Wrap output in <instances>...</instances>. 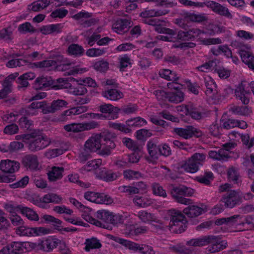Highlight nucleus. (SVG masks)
I'll use <instances>...</instances> for the list:
<instances>
[{"mask_svg": "<svg viewBox=\"0 0 254 254\" xmlns=\"http://www.w3.org/2000/svg\"><path fill=\"white\" fill-rule=\"evenodd\" d=\"M214 239L212 235L204 236L200 238L191 239L187 241L186 244L193 247H202L209 244L210 241Z\"/></svg>", "mask_w": 254, "mask_h": 254, "instance_id": "4be33fe9", "label": "nucleus"}, {"mask_svg": "<svg viewBox=\"0 0 254 254\" xmlns=\"http://www.w3.org/2000/svg\"><path fill=\"white\" fill-rule=\"evenodd\" d=\"M101 142V133L97 134L88 139L85 142L84 146L85 148L92 152L97 151L99 152L102 149Z\"/></svg>", "mask_w": 254, "mask_h": 254, "instance_id": "ddd939ff", "label": "nucleus"}, {"mask_svg": "<svg viewBox=\"0 0 254 254\" xmlns=\"http://www.w3.org/2000/svg\"><path fill=\"white\" fill-rule=\"evenodd\" d=\"M203 209L196 205H189L185 208L183 212L189 217H195L202 214Z\"/></svg>", "mask_w": 254, "mask_h": 254, "instance_id": "c85d7f7f", "label": "nucleus"}, {"mask_svg": "<svg viewBox=\"0 0 254 254\" xmlns=\"http://www.w3.org/2000/svg\"><path fill=\"white\" fill-rule=\"evenodd\" d=\"M152 134L149 130L141 129L136 132V138L139 140H143L147 137H150Z\"/></svg>", "mask_w": 254, "mask_h": 254, "instance_id": "e2e57ef3", "label": "nucleus"}, {"mask_svg": "<svg viewBox=\"0 0 254 254\" xmlns=\"http://www.w3.org/2000/svg\"><path fill=\"white\" fill-rule=\"evenodd\" d=\"M102 95L103 97L112 101H117L124 97L123 93L116 89H110L103 91Z\"/></svg>", "mask_w": 254, "mask_h": 254, "instance_id": "393cba45", "label": "nucleus"}, {"mask_svg": "<svg viewBox=\"0 0 254 254\" xmlns=\"http://www.w3.org/2000/svg\"><path fill=\"white\" fill-rule=\"evenodd\" d=\"M28 63L27 61L21 59H12L6 64V66L9 68H13L23 66Z\"/></svg>", "mask_w": 254, "mask_h": 254, "instance_id": "49530a36", "label": "nucleus"}, {"mask_svg": "<svg viewBox=\"0 0 254 254\" xmlns=\"http://www.w3.org/2000/svg\"><path fill=\"white\" fill-rule=\"evenodd\" d=\"M79 84L78 87L71 89V92L75 95H83L87 92L86 88L82 83L80 82Z\"/></svg>", "mask_w": 254, "mask_h": 254, "instance_id": "338daca9", "label": "nucleus"}, {"mask_svg": "<svg viewBox=\"0 0 254 254\" xmlns=\"http://www.w3.org/2000/svg\"><path fill=\"white\" fill-rule=\"evenodd\" d=\"M59 240L53 237H49L39 242L38 247L40 250L46 252H51L59 244Z\"/></svg>", "mask_w": 254, "mask_h": 254, "instance_id": "4468645a", "label": "nucleus"}, {"mask_svg": "<svg viewBox=\"0 0 254 254\" xmlns=\"http://www.w3.org/2000/svg\"><path fill=\"white\" fill-rule=\"evenodd\" d=\"M66 149L63 148H56L47 151L45 155L48 158H55L63 154Z\"/></svg>", "mask_w": 254, "mask_h": 254, "instance_id": "864d4df0", "label": "nucleus"}, {"mask_svg": "<svg viewBox=\"0 0 254 254\" xmlns=\"http://www.w3.org/2000/svg\"><path fill=\"white\" fill-rule=\"evenodd\" d=\"M29 180L28 176H25L17 182L10 185L9 186L12 189L24 188L28 184Z\"/></svg>", "mask_w": 254, "mask_h": 254, "instance_id": "5fc2aeb1", "label": "nucleus"}, {"mask_svg": "<svg viewBox=\"0 0 254 254\" xmlns=\"http://www.w3.org/2000/svg\"><path fill=\"white\" fill-rule=\"evenodd\" d=\"M208 155L211 158L219 161H226L230 157L229 155L225 152L224 149H221L218 151H210Z\"/></svg>", "mask_w": 254, "mask_h": 254, "instance_id": "2f4dec72", "label": "nucleus"}, {"mask_svg": "<svg viewBox=\"0 0 254 254\" xmlns=\"http://www.w3.org/2000/svg\"><path fill=\"white\" fill-rule=\"evenodd\" d=\"M245 87L246 85L242 83L236 89L235 93L238 99L241 100L244 105H247L250 102V99L248 95H250L251 92L250 90H247Z\"/></svg>", "mask_w": 254, "mask_h": 254, "instance_id": "6ab92c4d", "label": "nucleus"}, {"mask_svg": "<svg viewBox=\"0 0 254 254\" xmlns=\"http://www.w3.org/2000/svg\"><path fill=\"white\" fill-rule=\"evenodd\" d=\"M43 219L45 221L49 223H52L53 225L56 227V229L59 231H62L61 228V225L62 223V221L59 219L56 218L54 217L49 215H44L43 217Z\"/></svg>", "mask_w": 254, "mask_h": 254, "instance_id": "37998d69", "label": "nucleus"}, {"mask_svg": "<svg viewBox=\"0 0 254 254\" xmlns=\"http://www.w3.org/2000/svg\"><path fill=\"white\" fill-rule=\"evenodd\" d=\"M64 168L62 167L54 166L47 173L48 178L50 182H56L63 177Z\"/></svg>", "mask_w": 254, "mask_h": 254, "instance_id": "5701e85b", "label": "nucleus"}, {"mask_svg": "<svg viewBox=\"0 0 254 254\" xmlns=\"http://www.w3.org/2000/svg\"><path fill=\"white\" fill-rule=\"evenodd\" d=\"M130 21L126 19H119L113 24V27L118 33L126 32L130 27Z\"/></svg>", "mask_w": 254, "mask_h": 254, "instance_id": "b1692460", "label": "nucleus"}, {"mask_svg": "<svg viewBox=\"0 0 254 254\" xmlns=\"http://www.w3.org/2000/svg\"><path fill=\"white\" fill-rule=\"evenodd\" d=\"M111 213L105 210H100L97 212L96 217L97 218L102 220L101 222L89 215H82L83 218L87 222L97 227L108 229V224L111 221Z\"/></svg>", "mask_w": 254, "mask_h": 254, "instance_id": "39448f33", "label": "nucleus"}, {"mask_svg": "<svg viewBox=\"0 0 254 254\" xmlns=\"http://www.w3.org/2000/svg\"><path fill=\"white\" fill-rule=\"evenodd\" d=\"M116 138V135L114 133L111 132L101 133L102 149L98 153L102 156H109L111 154L112 150L116 146L115 142Z\"/></svg>", "mask_w": 254, "mask_h": 254, "instance_id": "20e7f679", "label": "nucleus"}, {"mask_svg": "<svg viewBox=\"0 0 254 254\" xmlns=\"http://www.w3.org/2000/svg\"><path fill=\"white\" fill-rule=\"evenodd\" d=\"M185 112L186 115L190 116L195 120H200L205 115L202 108L197 107L191 103H189L185 106Z\"/></svg>", "mask_w": 254, "mask_h": 254, "instance_id": "f8f14e48", "label": "nucleus"}, {"mask_svg": "<svg viewBox=\"0 0 254 254\" xmlns=\"http://www.w3.org/2000/svg\"><path fill=\"white\" fill-rule=\"evenodd\" d=\"M68 13V10L64 8H58L53 11L51 14V16L53 18L59 17L63 18Z\"/></svg>", "mask_w": 254, "mask_h": 254, "instance_id": "13d9d810", "label": "nucleus"}, {"mask_svg": "<svg viewBox=\"0 0 254 254\" xmlns=\"http://www.w3.org/2000/svg\"><path fill=\"white\" fill-rule=\"evenodd\" d=\"M205 158V154L195 153L188 160L185 164L182 165V167L188 172L195 173L198 171L199 166L202 165Z\"/></svg>", "mask_w": 254, "mask_h": 254, "instance_id": "423d86ee", "label": "nucleus"}, {"mask_svg": "<svg viewBox=\"0 0 254 254\" xmlns=\"http://www.w3.org/2000/svg\"><path fill=\"white\" fill-rule=\"evenodd\" d=\"M22 164L27 169L36 170L38 166L37 156L33 154L27 155L23 158Z\"/></svg>", "mask_w": 254, "mask_h": 254, "instance_id": "412c9836", "label": "nucleus"}, {"mask_svg": "<svg viewBox=\"0 0 254 254\" xmlns=\"http://www.w3.org/2000/svg\"><path fill=\"white\" fill-rule=\"evenodd\" d=\"M214 239L210 241L209 244H211L207 249L206 251L208 253H215L223 250L226 247L227 243L224 241H221L218 237L212 236Z\"/></svg>", "mask_w": 254, "mask_h": 254, "instance_id": "f3484780", "label": "nucleus"}, {"mask_svg": "<svg viewBox=\"0 0 254 254\" xmlns=\"http://www.w3.org/2000/svg\"><path fill=\"white\" fill-rule=\"evenodd\" d=\"M122 141L128 148L136 151L139 150V148L136 144L132 139L129 138L125 137L123 138Z\"/></svg>", "mask_w": 254, "mask_h": 254, "instance_id": "bf43d9fd", "label": "nucleus"}, {"mask_svg": "<svg viewBox=\"0 0 254 254\" xmlns=\"http://www.w3.org/2000/svg\"><path fill=\"white\" fill-rule=\"evenodd\" d=\"M241 56L243 62L248 65L250 68L254 70V57L245 51L242 52Z\"/></svg>", "mask_w": 254, "mask_h": 254, "instance_id": "c9c22d12", "label": "nucleus"}, {"mask_svg": "<svg viewBox=\"0 0 254 254\" xmlns=\"http://www.w3.org/2000/svg\"><path fill=\"white\" fill-rule=\"evenodd\" d=\"M16 233L20 236H33V228L19 226L16 229Z\"/></svg>", "mask_w": 254, "mask_h": 254, "instance_id": "de8ad7c7", "label": "nucleus"}, {"mask_svg": "<svg viewBox=\"0 0 254 254\" xmlns=\"http://www.w3.org/2000/svg\"><path fill=\"white\" fill-rule=\"evenodd\" d=\"M205 85L207 88L205 91L206 94L210 97H213L217 92V86L214 80L211 78H209L208 79H205Z\"/></svg>", "mask_w": 254, "mask_h": 254, "instance_id": "c756f323", "label": "nucleus"}, {"mask_svg": "<svg viewBox=\"0 0 254 254\" xmlns=\"http://www.w3.org/2000/svg\"><path fill=\"white\" fill-rule=\"evenodd\" d=\"M173 132L185 139L191 138L193 136L199 137L202 135V132L200 130L191 126H188L185 128H174Z\"/></svg>", "mask_w": 254, "mask_h": 254, "instance_id": "0eeeda50", "label": "nucleus"}, {"mask_svg": "<svg viewBox=\"0 0 254 254\" xmlns=\"http://www.w3.org/2000/svg\"><path fill=\"white\" fill-rule=\"evenodd\" d=\"M109 125L110 127L114 129H118L125 133H128L131 131V129L128 127H127L125 125L120 123L109 122Z\"/></svg>", "mask_w": 254, "mask_h": 254, "instance_id": "680f3d73", "label": "nucleus"}, {"mask_svg": "<svg viewBox=\"0 0 254 254\" xmlns=\"http://www.w3.org/2000/svg\"><path fill=\"white\" fill-rule=\"evenodd\" d=\"M84 197L86 199L96 203L111 204L113 200L108 195L103 193H96L88 191L85 193Z\"/></svg>", "mask_w": 254, "mask_h": 254, "instance_id": "6e6552de", "label": "nucleus"}, {"mask_svg": "<svg viewBox=\"0 0 254 254\" xmlns=\"http://www.w3.org/2000/svg\"><path fill=\"white\" fill-rule=\"evenodd\" d=\"M12 32L7 28L2 29L0 31V39L9 43L12 39Z\"/></svg>", "mask_w": 254, "mask_h": 254, "instance_id": "603ef678", "label": "nucleus"}, {"mask_svg": "<svg viewBox=\"0 0 254 254\" xmlns=\"http://www.w3.org/2000/svg\"><path fill=\"white\" fill-rule=\"evenodd\" d=\"M196 179L200 183L208 185L210 182L213 180V175L211 172H206L204 175L197 177Z\"/></svg>", "mask_w": 254, "mask_h": 254, "instance_id": "79ce46f5", "label": "nucleus"}, {"mask_svg": "<svg viewBox=\"0 0 254 254\" xmlns=\"http://www.w3.org/2000/svg\"><path fill=\"white\" fill-rule=\"evenodd\" d=\"M67 52L69 55L79 57L83 55L84 49L82 46L77 44H72L68 46Z\"/></svg>", "mask_w": 254, "mask_h": 254, "instance_id": "473e14b6", "label": "nucleus"}, {"mask_svg": "<svg viewBox=\"0 0 254 254\" xmlns=\"http://www.w3.org/2000/svg\"><path fill=\"white\" fill-rule=\"evenodd\" d=\"M167 214L170 217L169 225L170 231L174 233L184 232L187 228L188 221L182 212L176 209H171L167 211Z\"/></svg>", "mask_w": 254, "mask_h": 254, "instance_id": "f03ea898", "label": "nucleus"}, {"mask_svg": "<svg viewBox=\"0 0 254 254\" xmlns=\"http://www.w3.org/2000/svg\"><path fill=\"white\" fill-rule=\"evenodd\" d=\"M241 201L240 196L237 191L231 190L223 195L221 201L224 203L226 207L233 208Z\"/></svg>", "mask_w": 254, "mask_h": 254, "instance_id": "9d476101", "label": "nucleus"}, {"mask_svg": "<svg viewBox=\"0 0 254 254\" xmlns=\"http://www.w3.org/2000/svg\"><path fill=\"white\" fill-rule=\"evenodd\" d=\"M86 246L85 250L88 252L90 249H99L101 247L102 245L99 241L96 238H92L90 239H87L85 242Z\"/></svg>", "mask_w": 254, "mask_h": 254, "instance_id": "ea45409f", "label": "nucleus"}, {"mask_svg": "<svg viewBox=\"0 0 254 254\" xmlns=\"http://www.w3.org/2000/svg\"><path fill=\"white\" fill-rule=\"evenodd\" d=\"M99 111L104 114H108L106 116V118L108 120H114L118 118V113L120 109L117 107H114L110 104H105L99 106Z\"/></svg>", "mask_w": 254, "mask_h": 254, "instance_id": "2eb2a0df", "label": "nucleus"}, {"mask_svg": "<svg viewBox=\"0 0 254 254\" xmlns=\"http://www.w3.org/2000/svg\"><path fill=\"white\" fill-rule=\"evenodd\" d=\"M50 4L49 0H39L33 3L31 10L33 11H38L47 7Z\"/></svg>", "mask_w": 254, "mask_h": 254, "instance_id": "a18cd8bd", "label": "nucleus"}, {"mask_svg": "<svg viewBox=\"0 0 254 254\" xmlns=\"http://www.w3.org/2000/svg\"><path fill=\"white\" fill-rule=\"evenodd\" d=\"M4 212L0 209V230L7 229L9 225L8 220L4 216Z\"/></svg>", "mask_w": 254, "mask_h": 254, "instance_id": "0e129e2a", "label": "nucleus"}, {"mask_svg": "<svg viewBox=\"0 0 254 254\" xmlns=\"http://www.w3.org/2000/svg\"><path fill=\"white\" fill-rule=\"evenodd\" d=\"M106 52L105 49L91 48L86 51V54L90 57H99L104 55Z\"/></svg>", "mask_w": 254, "mask_h": 254, "instance_id": "8fccbe9b", "label": "nucleus"}, {"mask_svg": "<svg viewBox=\"0 0 254 254\" xmlns=\"http://www.w3.org/2000/svg\"><path fill=\"white\" fill-rule=\"evenodd\" d=\"M18 127L15 124H11L6 126L3 129V132L4 133L9 135L16 134L18 132Z\"/></svg>", "mask_w": 254, "mask_h": 254, "instance_id": "69168bd1", "label": "nucleus"}, {"mask_svg": "<svg viewBox=\"0 0 254 254\" xmlns=\"http://www.w3.org/2000/svg\"><path fill=\"white\" fill-rule=\"evenodd\" d=\"M92 152L89 151V149H87L85 148V147L84 146V149L81 152L79 155V160L80 162L84 163L87 160H88L89 159H90L91 156V153Z\"/></svg>", "mask_w": 254, "mask_h": 254, "instance_id": "774afa93", "label": "nucleus"}, {"mask_svg": "<svg viewBox=\"0 0 254 254\" xmlns=\"http://www.w3.org/2000/svg\"><path fill=\"white\" fill-rule=\"evenodd\" d=\"M19 168V163L10 160H1L0 163V170L2 172L12 174Z\"/></svg>", "mask_w": 254, "mask_h": 254, "instance_id": "a211bd4d", "label": "nucleus"}, {"mask_svg": "<svg viewBox=\"0 0 254 254\" xmlns=\"http://www.w3.org/2000/svg\"><path fill=\"white\" fill-rule=\"evenodd\" d=\"M228 176L230 181L233 182L234 184L238 183L240 174L238 168L234 167L230 168L228 170Z\"/></svg>", "mask_w": 254, "mask_h": 254, "instance_id": "a19ab883", "label": "nucleus"}, {"mask_svg": "<svg viewBox=\"0 0 254 254\" xmlns=\"http://www.w3.org/2000/svg\"><path fill=\"white\" fill-rule=\"evenodd\" d=\"M168 190L172 198L176 202L185 205L192 203L190 199L186 198L185 197L191 196L194 193L193 189L184 186H176L170 185L168 186Z\"/></svg>", "mask_w": 254, "mask_h": 254, "instance_id": "7ed1b4c3", "label": "nucleus"}, {"mask_svg": "<svg viewBox=\"0 0 254 254\" xmlns=\"http://www.w3.org/2000/svg\"><path fill=\"white\" fill-rule=\"evenodd\" d=\"M18 31L20 33H34L36 31V29L31 25L29 22H25L20 24L18 28Z\"/></svg>", "mask_w": 254, "mask_h": 254, "instance_id": "3c124183", "label": "nucleus"}, {"mask_svg": "<svg viewBox=\"0 0 254 254\" xmlns=\"http://www.w3.org/2000/svg\"><path fill=\"white\" fill-rule=\"evenodd\" d=\"M17 208L20 209V212L25 215L28 219L33 221H38L39 220L38 214L33 209L23 206L22 205H18Z\"/></svg>", "mask_w": 254, "mask_h": 254, "instance_id": "cd10ccee", "label": "nucleus"}, {"mask_svg": "<svg viewBox=\"0 0 254 254\" xmlns=\"http://www.w3.org/2000/svg\"><path fill=\"white\" fill-rule=\"evenodd\" d=\"M136 216L139 219L144 223H147L150 221H156L155 216L150 213L146 211H141L137 213Z\"/></svg>", "mask_w": 254, "mask_h": 254, "instance_id": "e433bc0d", "label": "nucleus"}, {"mask_svg": "<svg viewBox=\"0 0 254 254\" xmlns=\"http://www.w3.org/2000/svg\"><path fill=\"white\" fill-rule=\"evenodd\" d=\"M23 139L31 140L28 145L29 149L32 152H36L47 147L51 142V139L42 134L41 131L34 130L30 133L21 135Z\"/></svg>", "mask_w": 254, "mask_h": 254, "instance_id": "f257e3e1", "label": "nucleus"}, {"mask_svg": "<svg viewBox=\"0 0 254 254\" xmlns=\"http://www.w3.org/2000/svg\"><path fill=\"white\" fill-rule=\"evenodd\" d=\"M94 68L100 72H105L109 68V64L107 62L100 61L95 63L93 65Z\"/></svg>", "mask_w": 254, "mask_h": 254, "instance_id": "4d7b16f0", "label": "nucleus"}, {"mask_svg": "<svg viewBox=\"0 0 254 254\" xmlns=\"http://www.w3.org/2000/svg\"><path fill=\"white\" fill-rule=\"evenodd\" d=\"M146 121L140 117H136L129 119L126 121L127 126L132 127H140L146 124Z\"/></svg>", "mask_w": 254, "mask_h": 254, "instance_id": "58836bf2", "label": "nucleus"}, {"mask_svg": "<svg viewBox=\"0 0 254 254\" xmlns=\"http://www.w3.org/2000/svg\"><path fill=\"white\" fill-rule=\"evenodd\" d=\"M184 94L181 91L168 92V100L174 103H178L184 100Z\"/></svg>", "mask_w": 254, "mask_h": 254, "instance_id": "72a5a7b5", "label": "nucleus"}, {"mask_svg": "<svg viewBox=\"0 0 254 254\" xmlns=\"http://www.w3.org/2000/svg\"><path fill=\"white\" fill-rule=\"evenodd\" d=\"M205 6L210 8L215 13L229 19L233 18V15L229 9L220 3L214 1L209 0L205 1Z\"/></svg>", "mask_w": 254, "mask_h": 254, "instance_id": "1a4fd4ad", "label": "nucleus"}, {"mask_svg": "<svg viewBox=\"0 0 254 254\" xmlns=\"http://www.w3.org/2000/svg\"><path fill=\"white\" fill-rule=\"evenodd\" d=\"M26 243L12 242L3 247L1 250L7 254H21L26 252Z\"/></svg>", "mask_w": 254, "mask_h": 254, "instance_id": "9b49d317", "label": "nucleus"}, {"mask_svg": "<svg viewBox=\"0 0 254 254\" xmlns=\"http://www.w3.org/2000/svg\"><path fill=\"white\" fill-rule=\"evenodd\" d=\"M229 111L233 114L240 116H248L251 112L247 106H233L231 107Z\"/></svg>", "mask_w": 254, "mask_h": 254, "instance_id": "f704fd0d", "label": "nucleus"}, {"mask_svg": "<svg viewBox=\"0 0 254 254\" xmlns=\"http://www.w3.org/2000/svg\"><path fill=\"white\" fill-rule=\"evenodd\" d=\"M152 190L153 193L160 196L165 197L167 196V194L165 190H164L162 187L158 183H153L152 185Z\"/></svg>", "mask_w": 254, "mask_h": 254, "instance_id": "09e8293b", "label": "nucleus"}, {"mask_svg": "<svg viewBox=\"0 0 254 254\" xmlns=\"http://www.w3.org/2000/svg\"><path fill=\"white\" fill-rule=\"evenodd\" d=\"M2 89L0 90V99L5 98L12 91V86L2 83Z\"/></svg>", "mask_w": 254, "mask_h": 254, "instance_id": "052dcab7", "label": "nucleus"}, {"mask_svg": "<svg viewBox=\"0 0 254 254\" xmlns=\"http://www.w3.org/2000/svg\"><path fill=\"white\" fill-rule=\"evenodd\" d=\"M83 125L81 123H72L65 125L64 128L67 132H79L83 131Z\"/></svg>", "mask_w": 254, "mask_h": 254, "instance_id": "c03bdc74", "label": "nucleus"}, {"mask_svg": "<svg viewBox=\"0 0 254 254\" xmlns=\"http://www.w3.org/2000/svg\"><path fill=\"white\" fill-rule=\"evenodd\" d=\"M67 102L62 99L55 100L52 101L50 106H46L45 109H43V114L54 113L56 112L61 110L64 107H66Z\"/></svg>", "mask_w": 254, "mask_h": 254, "instance_id": "dca6fc26", "label": "nucleus"}, {"mask_svg": "<svg viewBox=\"0 0 254 254\" xmlns=\"http://www.w3.org/2000/svg\"><path fill=\"white\" fill-rule=\"evenodd\" d=\"M53 81L50 76H41L37 78L33 85L35 90H41L43 88L49 87L53 85Z\"/></svg>", "mask_w": 254, "mask_h": 254, "instance_id": "aec40b11", "label": "nucleus"}, {"mask_svg": "<svg viewBox=\"0 0 254 254\" xmlns=\"http://www.w3.org/2000/svg\"><path fill=\"white\" fill-rule=\"evenodd\" d=\"M183 16L187 21H190L200 23L208 20V17L205 14H197L190 12H185L183 14Z\"/></svg>", "mask_w": 254, "mask_h": 254, "instance_id": "a878e982", "label": "nucleus"}, {"mask_svg": "<svg viewBox=\"0 0 254 254\" xmlns=\"http://www.w3.org/2000/svg\"><path fill=\"white\" fill-rule=\"evenodd\" d=\"M51 57L53 59L52 61L53 62L54 66L55 67L57 66L58 64H62L67 60V59L64 58L62 55L58 53L52 54Z\"/></svg>", "mask_w": 254, "mask_h": 254, "instance_id": "6e6d98bb", "label": "nucleus"}, {"mask_svg": "<svg viewBox=\"0 0 254 254\" xmlns=\"http://www.w3.org/2000/svg\"><path fill=\"white\" fill-rule=\"evenodd\" d=\"M46 105L47 103L45 101L41 102H33L30 105L26 107L25 111L27 114L33 115L34 113H31L30 110L41 109L43 110V109L46 108Z\"/></svg>", "mask_w": 254, "mask_h": 254, "instance_id": "4c0bfd02", "label": "nucleus"}, {"mask_svg": "<svg viewBox=\"0 0 254 254\" xmlns=\"http://www.w3.org/2000/svg\"><path fill=\"white\" fill-rule=\"evenodd\" d=\"M147 150L151 161L158 159L160 156V146L152 141H149L147 144Z\"/></svg>", "mask_w": 254, "mask_h": 254, "instance_id": "bb28decb", "label": "nucleus"}, {"mask_svg": "<svg viewBox=\"0 0 254 254\" xmlns=\"http://www.w3.org/2000/svg\"><path fill=\"white\" fill-rule=\"evenodd\" d=\"M167 13V11L164 10H155L154 9H145L139 14V16L142 18H150L155 16H160L164 15Z\"/></svg>", "mask_w": 254, "mask_h": 254, "instance_id": "7c9ffc66", "label": "nucleus"}]
</instances>
